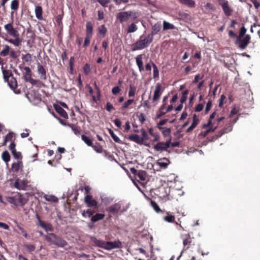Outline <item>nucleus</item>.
Instances as JSON below:
<instances>
[{
    "label": "nucleus",
    "instance_id": "obj_1",
    "mask_svg": "<svg viewBox=\"0 0 260 260\" xmlns=\"http://www.w3.org/2000/svg\"><path fill=\"white\" fill-rule=\"evenodd\" d=\"M4 28L9 36L14 38V39L5 38V40L15 46H19L22 42V40L20 38L17 28L14 27L13 21L5 24Z\"/></svg>",
    "mask_w": 260,
    "mask_h": 260
},
{
    "label": "nucleus",
    "instance_id": "obj_2",
    "mask_svg": "<svg viewBox=\"0 0 260 260\" xmlns=\"http://www.w3.org/2000/svg\"><path fill=\"white\" fill-rule=\"evenodd\" d=\"M44 239L50 245H54L58 247H64L68 245L64 240L52 233L45 235Z\"/></svg>",
    "mask_w": 260,
    "mask_h": 260
},
{
    "label": "nucleus",
    "instance_id": "obj_3",
    "mask_svg": "<svg viewBox=\"0 0 260 260\" xmlns=\"http://www.w3.org/2000/svg\"><path fill=\"white\" fill-rule=\"evenodd\" d=\"M127 209V206H124L123 203L122 201H119L111 205L106 210L113 215L118 216L124 213Z\"/></svg>",
    "mask_w": 260,
    "mask_h": 260
},
{
    "label": "nucleus",
    "instance_id": "obj_4",
    "mask_svg": "<svg viewBox=\"0 0 260 260\" xmlns=\"http://www.w3.org/2000/svg\"><path fill=\"white\" fill-rule=\"evenodd\" d=\"M142 36L140 39L132 45V50L135 51L138 50H142L147 47L153 41V37L148 34L143 39H142Z\"/></svg>",
    "mask_w": 260,
    "mask_h": 260
},
{
    "label": "nucleus",
    "instance_id": "obj_5",
    "mask_svg": "<svg viewBox=\"0 0 260 260\" xmlns=\"http://www.w3.org/2000/svg\"><path fill=\"white\" fill-rule=\"evenodd\" d=\"M6 201L15 206H23L26 203V200L22 194L17 193L12 196L6 197Z\"/></svg>",
    "mask_w": 260,
    "mask_h": 260
},
{
    "label": "nucleus",
    "instance_id": "obj_6",
    "mask_svg": "<svg viewBox=\"0 0 260 260\" xmlns=\"http://www.w3.org/2000/svg\"><path fill=\"white\" fill-rule=\"evenodd\" d=\"M116 18L120 23H123L129 20H134L136 19L137 16L135 12L132 11H128L117 13Z\"/></svg>",
    "mask_w": 260,
    "mask_h": 260
},
{
    "label": "nucleus",
    "instance_id": "obj_7",
    "mask_svg": "<svg viewBox=\"0 0 260 260\" xmlns=\"http://www.w3.org/2000/svg\"><path fill=\"white\" fill-rule=\"evenodd\" d=\"M218 3L222 9L224 15L229 17L231 16L233 13L232 8L230 6L229 3L227 0H217Z\"/></svg>",
    "mask_w": 260,
    "mask_h": 260
},
{
    "label": "nucleus",
    "instance_id": "obj_8",
    "mask_svg": "<svg viewBox=\"0 0 260 260\" xmlns=\"http://www.w3.org/2000/svg\"><path fill=\"white\" fill-rule=\"evenodd\" d=\"M171 139L166 142H158L154 146V149L157 151H166L170 146Z\"/></svg>",
    "mask_w": 260,
    "mask_h": 260
},
{
    "label": "nucleus",
    "instance_id": "obj_9",
    "mask_svg": "<svg viewBox=\"0 0 260 260\" xmlns=\"http://www.w3.org/2000/svg\"><path fill=\"white\" fill-rule=\"evenodd\" d=\"M182 239L183 250H186L188 249L191 245L194 244L193 242V238L191 237L188 234L182 235Z\"/></svg>",
    "mask_w": 260,
    "mask_h": 260
},
{
    "label": "nucleus",
    "instance_id": "obj_10",
    "mask_svg": "<svg viewBox=\"0 0 260 260\" xmlns=\"http://www.w3.org/2000/svg\"><path fill=\"white\" fill-rule=\"evenodd\" d=\"M36 218L38 219L37 224L43 228L46 231L52 232L53 231V228L52 225L49 223H46L42 221L38 214H36Z\"/></svg>",
    "mask_w": 260,
    "mask_h": 260
},
{
    "label": "nucleus",
    "instance_id": "obj_11",
    "mask_svg": "<svg viewBox=\"0 0 260 260\" xmlns=\"http://www.w3.org/2000/svg\"><path fill=\"white\" fill-rule=\"evenodd\" d=\"M84 202L88 207L98 208V202L93 199L91 196L87 194L84 198Z\"/></svg>",
    "mask_w": 260,
    "mask_h": 260
},
{
    "label": "nucleus",
    "instance_id": "obj_12",
    "mask_svg": "<svg viewBox=\"0 0 260 260\" xmlns=\"http://www.w3.org/2000/svg\"><path fill=\"white\" fill-rule=\"evenodd\" d=\"M37 72L41 80H47V71L40 62L37 63Z\"/></svg>",
    "mask_w": 260,
    "mask_h": 260
},
{
    "label": "nucleus",
    "instance_id": "obj_13",
    "mask_svg": "<svg viewBox=\"0 0 260 260\" xmlns=\"http://www.w3.org/2000/svg\"><path fill=\"white\" fill-rule=\"evenodd\" d=\"M106 247L107 250H110L113 249L120 248L122 247V243L119 240L114 241L106 242Z\"/></svg>",
    "mask_w": 260,
    "mask_h": 260
},
{
    "label": "nucleus",
    "instance_id": "obj_14",
    "mask_svg": "<svg viewBox=\"0 0 260 260\" xmlns=\"http://www.w3.org/2000/svg\"><path fill=\"white\" fill-rule=\"evenodd\" d=\"M250 40V36L249 35H246L242 39L240 38V40H236V43L239 42V47L241 49H245L247 45L249 44Z\"/></svg>",
    "mask_w": 260,
    "mask_h": 260
},
{
    "label": "nucleus",
    "instance_id": "obj_15",
    "mask_svg": "<svg viewBox=\"0 0 260 260\" xmlns=\"http://www.w3.org/2000/svg\"><path fill=\"white\" fill-rule=\"evenodd\" d=\"M8 82V85L16 93H20L21 91L20 89H17V82L16 79L13 76L8 79V81H6Z\"/></svg>",
    "mask_w": 260,
    "mask_h": 260
},
{
    "label": "nucleus",
    "instance_id": "obj_16",
    "mask_svg": "<svg viewBox=\"0 0 260 260\" xmlns=\"http://www.w3.org/2000/svg\"><path fill=\"white\" fill-rule=\"evenodd\" d=\"M28 182L27 180L17 179L14 183L15 188L19 190H24L27 186Z\"/></svg>",
    "mask_w": 260,
    "mask_h": 260
},
{
    "label": "nucleus",
    "instance_id": "obj_17",
    "mask_svg": "<svg viewBox=\"0 0 260 260\" xmlns=\"http://www.w3.org/2000/svg\"><path fill=\"white\" fill-rule=\"evenodd\" d=\"M161 86L160 83H157L155 86V89L154 92V94L153 96V101L155 102L158 101L161 95Z\"/></svg>",
    "mask_w": 260,
    "mask_h": 260
},
{
    "label": "nucleus",
    "instance_id": "obj_18",
    "mask_svg": "<svg viewBox=\"0 0 260 260\" xmlns=\"http://www.w3.org/2000/svg\"><path fill=\"white\" fill-rule=\"evenodd\" d=\"M54 109L56 112L62 117L68 119V115L66 111L60 106L57 104H54Z\"/></svg>",
    "mask_w": 260,
    "mask_h": 260
},
{
    "label": "nucleus",
    "instance_id": "obj_19",
    "mask_svg": "<svg viewBox=\"0 0 260 260\" xmlns=\"http://www.w3.org/2000/svg\"><path fill=\"white\" fill-rule=\"evenodd\" d=\"M23 168V165L22 160H18L16 162H14L12 165V169L13 172L15 173L22 171Z\"/></svg>",
    "mask_w": 260,
    "mask_h": 260
},
{
    "label": "nucleus",
    "instance_id": "obj_20",
    "mask_svg": "<svg viewBox=\"0 0 260 260\" xmlns=\"http://www.w3.org/2000/svg\"><path fill=\"white\" fill-rule=\"evenodd\" d=\"M143 54H140L137 55L136 57V62L140 72L144 71V67L143 62Z\"/></svg>",
    "mask_w": 260,
    "mask_h": 260
},
{
    "label": "nucleus",
    "instance_id": "obj_21",
    "mask_svg": "<svg viewBox=\"0 0 260 260\" xmlns=\"http://www.w3.org/2000/svg\"><path fill=\"white\" fill-rule=\"evenodd\" d=\"M192 119L193 121L191 125L186 130L187 133L192 132L199 123V119L196 114L193 115Z\"/></svg>",
    "mask_w": 260,
    "mask_h": 260
},
{
    "label": "nucleus",
    "instance_id": "obj_22",
    "mask_svg": "<svg viewBox=\"0 0 260 260\" xmlns=\"http://www.w3.org/2000/svg\"><path fill=\"white\" fill-rule=\"evenodd\" d=\"M91 240L96 245H97L99 247L107 250L106 242L101 240H99L95 237L92 238Z\"/></svg>",
    "mask_w": 260,
    "mask_h": 260
},
{
    "label": "nucleus",
    "instance_id": "obj_23",
    "mask_svg": "<svg viewBox=\"0 0 260 260\" xmlns=\"http://www.w3.org/2000/svg\"><path fill=\"white\" fill-rule=\"evenodd\" d=\"M93 25L91 21H88L86 23V35L92 36L93 35Z\"/></svg>",
    "mask_w": 260,
    "mask_h": 260
},
{
    "label": "nucleus",
    "instance_id": "obj_24",
    "mask_svg": "<svg viewBox=\"0 0 260 260\" xmlns=\"http://www.w3.org/2000/svg\"><path fill=\"white\" fill-rule=\"evenodd\" d=\"M180 4L186 6L189 8H194L196 6L195 2L193 0H178Z\"/></svg>",
    "mask_w": 260,
    "mask_h": 260
},
{
    "label": "nucleus",
    "instance_id": "obj_25",
    "mask_svg": "<svg viewBox=\"0 0 260 260\" xmlns=\"http://www.w3.org/2000/svg\"><path fill=\"white\" fill-rule=\"evenodd\" d=\"M128 139L129 140L131 141L135 142L139 144H142V140L141 138H140V137L137 134H132L128 137Z\"/></svg>",
    "mask_w": 260,
    "mask_h": 260
},
{
    "label": "nucleus",
    "instance_id": "obj_26",
    "mask_svg": "<svg viewBox=\"0 0 260 260\" xmlns=\"http://www.w3.org/2000/svg\"><path fill=\"white\" fill-rule=\"evenodd\" d=\"M158 165L161 168L166 169L170 164V160L166 158L159 159L158 160Z\"/></svg>",
    "mask_w": 260,
    "mask_h": 260
},
{
    "label": "nucleus",
    "instance_id": "obj_27",
    "mask_svg": "<svg viewBox=\"0 0 260 260\" xmlns=\"http://www.w3.org/2000/svg\"><path fill=\"white\" fill-rule=\"evenodd\" d=\"M161 27V26L160 23H155L152 26L151 32L149 35L153 37L155 35L157 34L160 30Z\"/></svg>",
    "mask_w": 260,
    "mask_h": 260
},
{
    "label": "nucleus",
    "instance_id": "obj_28",
    "mask_svg": "<svg viewBox=\"0 0 260 260\" xmlns=\"http://www.w3.org/2000/svg\"><path fill=\"white\" fill-rule=\"evenodd\" d=\"M166 214V215L163 217L164 220L169 223L174 222L175 219V216L173 215L172 214H171L170 212H167Z\"/></svg>",
    "mask_w": 260,
    "mask_h": 260
},
{
    "label": "nucleus",
    "instance_id": "obj_29",
    "mask_svg": "<svg viewBox=\"0 0 260 260\" xmlns=\"http://www.w3.org/2000/svg\"><path fill=\"white\" fill-rule=\"evenodd\" d=\"M105 214L103 213H96L95 215H93L91 218V221L94 223L98 221L103 220L104 218Z\"/></svg>",
    "mask_w": 260,
    "mask_h": 260
},
{
    "label": "nucleus",
    "instance_id": "obj_30",
    "mask_svg": "<svg viewBox=\"0 0 260 260\" xmlns=\"http://www.w3.org/2000/svg\"><path fill=\"white\" fill-rule=\"evenodd\" d=\"M95 211L94 210H91L88 209L87 210H84L82 211V215L84 217H90L95 213Z\"/></svg>",
    "mask_w": 260,
    "mask_h": 260
},
{
    "label": "nucleus",
    "instance_id": "obj_31",
    "mask_svg": "<svg viewBox=\"0 0 260 260\" xmlns=\"http://www.w3.org/2000/svg\"><path fill=\"white\" fill-rule=\"evenodd\" d=\"M68 126L71 128L72 130L76 135H79L81 133V129L79 126L74 124H68Z\"/></svg>",
    "mask_w": 260,
    "mask_h": 260
},
{
    "label": "nucleus",
    "instance_id": "obj_32",
    "mask_svg": "<svg viewBox=\"0 0 260 260\" xmlns=\"http://www.w3.org/2000/svg\"><path fill=\"white\" fill-rule=\"evenodd\" d=\"M43 10L41 6H38L35 8V14L36 17L39 19H42Z\"/></svg>",
    "mask_w": 260,
    "mask_h": 260
},
{
    "label": "nucleus",
    "instance_id": "obj_33",
    "mask_svg": "<svg viewBox=\"0 0 260 260\" xmlns=\"http://www.w3.org/2000/svg\"><path fill=\"white\" fill-rule=\"evenodd\" d=\"M149 134L153 137V139L152 140L153 142H156L159 140V136L157 133L154 132V129L152 128H150L148 129Z\"/></svg>",
    "mask_w": 260,
    "mask_h": 260
},
{
    "label": "nucleus",
    "instance_id": "obj_34",
    "mask_svg": "<svg viewBox=\"0 0 260 260\" xmlns=\"http://www.w3.org/2000/svg\"><path fill=\"white\" fill-rule=\"evenodd\" d=\"M107 32V29L104 24L101 25L98 28L99 34L103 38L105 37Z\"/></svg>",
    "mask_w": 260,
    "mask_h": 260
},
{
    "label": "nucleus",
    "instance_id": "obj_35",
    "mask_svg": "<svg viewBox=\"0 0 260 260\" xmlns=\"http://www.w3.org/2000/svg\"><path fill=\"white\" fill-rule=\"evenodd\" d=\"M153 67V78L156 79L159 78V70L156 65L152 61H150Z\"/></svg>",
    "mask_w": 260,
    "mask_h": 260
},
{
    "label": "nucleus",
    "instance_id": "obj_36",
    "mask_svg": "<svg viewBox=\"0 0 260 260\" xmlns=\"http://www.w3.org/2000/svg\"><path fill=\"white\" fill-rule=\"evenodd\" d=\"M44 198L47 201L54 202V203H56L58 201V198L54 195L45 194L44 196Z\"/></svg>",
    "mask_w": 260,
    "mask_h": 260
},
{
    "label": "nucleus",
    "instance_id": "obj_37",
    "mask_svg": "<svg viewBox=\"0 0 260 260\" xmlns=\"http://www.w3.org/2000/svg\"><path fill=\"white\" fill-rule=\"evenodd\" d=\"M231 131V128L230 127V128L226 131L225 129H221L219 132H218V134L215 135L212 137V141L217 139L218 138L221 137L223 134L225 133H229Z\"/></svg>",
    "mask_w": 260,
    "mask_h": 260
},
{
    "label": "nucleus",
    "instance_id": "obj_38",
    "mask_svg": "<svg viewBox=\"0 0 260 260\" xmlns=\"http://www.w3.org/2000/svg\"><path fill=\"white\" fill-rule=\"evenodd\" d=\"M137 178L141 181H145L146 178V172L143 170L138 171L137 174Z\"/></svg>",
    "mask_w": 260,
    "mask_h": 260
},
{
    "label": "nucleus",
    "instance_id": "obj_39",
    "mask_svg": "<svg viewBox=\"0 0 260 260\" xmlns=\"http://www.w3.org/2000/svg\"><path fill=\"white\" fill-rule=\"evenodd\" d=\"M29 83L32 85H36L38 87L44 86V84L40 80L34 79H29Z\"/></svg>",
    "mask_w": 260,
    "mask_h": 260
},
{
    "label": "nucleus",
    "instance_id": "obj_40",
    "mask_svg": "<svg viewBox=\"0 0 260 260\" xmlns=\"http://www.w3.org/2000/svg\"><path fill=\"white\" fill-rule=\"evenodd\" d=\"M22 59L28 64H30L32 61V55L29 53H27L22 56Z\"/></svg>",
    "mask_w": 260,
    "mask_h": 260
},
{
    "label": "nucleus",
    "instance_id": "obj_41",
    "mask_svg": "<svg viewBox=\"0 0 260 260\" xmlns=\"http://www.w3.org/2000/svg\"><path fill=\"white\" fill-rule=\"evenodd\" d=\"M3 74L4 78L6 81H8V79L13 76L12 73L10 70H3Z\"/></svg>",
    "mask_w": 260,
    "mask_h": 260
},
{
    "label": "nucleus",
    "instance_id": "obj_42",
    "mask_svg": "<svg viewBox=\"0 0 260 260\" xmlns=\"http://www.w3.org/2000/svg\"><path fill=\"white\" fill-rule=\"evenodd\" d=\"M216 116V112H213L210 116L209 119L207 123H205L203 125V128H205L208 126H210L212 124V119L215 118Z\"/></svg>",
    "mask_w": 260,
    "mask_h": 260
},
{
    "label": "nucleus",
    "instance_id": "obj_43",
    "mask_svg": "<svg viewBox=\"0 0 260 260\" xmlns=\"http://www.w3.org/2000/svg\"><path fill=\"white\" fill-rule=\"evenodd\" d=\"M2 158L6 163L10 160V155L8 151L6 150L2 153Z\"/></svg>",
    "mask_w": 260,
    "mask_h": 260
},
{
    "label": "nucleus",
    "instance_id": "obj_44",
    "mask_svg": "<svg viewBox=\"0 0 260 260\" xmlns=\"http://www.w3.org/2000/svg\"><path fill=\"white\" fill-rule=\"evenodd\" d=\"M10 47L8 45H4L3 46V49L1 51V54L3 56H7L9 54Z\"/></svg>",
    "mask_w": 260,
    "mask_h": 260
},
{
    "label": "nucleus",
    "instance_id": "obj_45",
    "mask_svg": "<svg viewBox=\"0 0 260 260\" xmlns=\"http://www.w3.org/2000/svg\"><path fill=\"white\" fill-rule=\"evenodd\" d=\"M140 132L142 134V137H140V138L142 139V144H143L144 141L149 140V137L146 131L144 128L141 129Z\"/></svg>",
    "mask_w": 260,
    "mask_h": 260
},
{
    "label": "nucleus",
    "instance_id": "obj_46",
    "mask_svg": "<svg viewBox=\"0 0 260 260\" xmlns=\"http://www.w3.org/2000/svg\"><path fill=\"white\" fill-rule=\"evenodd\" d=\"M82 140L87 144L88 146H91L92 145V140L89 137L85 135H82L81 136Z\"/></svg>",
    "mask_w": 260,
    "mask_h": 260
},
{
    "label": "nucleus",
    "instance_id": "obj_47",
    "mask_svg": "<svg viewBox=\"0 0 260 260\" xmlns=\"http://www.w3.org/2000/svg\"><path fill=\"white\" fill-rule=\"evenodd\" d=\"M19 3L18 0H13L11 3V9L12 10L16 11L18 9Z\"/></svg>",
    "mask_w": 260,
    "mask_h": 260
},
{
    "label": "nucleus",
    "instance_id": "obj_48",
    "mask_svg": "<svg viewBox=\"0 0 260 260\" xmlns=\"http://www.w3.org/2000/svg\"><path fill=\"white\" fill-rule=\"evenodd\" d=\"M175 26L173 24H171L166 21L163 22V29L164 30H168V29H174Z\"/></svg>",
    "mask_w": 260,
    "mask_h": 260
},
{
    "label": "nucleus",
    "instance_id": "obj_49",
    "mask_svg": "<svg viewBox=\"0 0 260 260\" xmlns=\"http://www.w3.org/2000/svg\"><path fill=\"white\" fill-rule=\"evenodd\" d=\"M137 29V25L134 23H133L128 26L127 31L128 33H132L136 31Z\"/></svg>",
    "mask_w": 260,
    "mask_h": 260
},
{
    "label": "nucleus",
    "instance_id": "obj_50",
    "mask_svg": "<svg viewBox=\"0 0 260 260\" xmlns=\"http://www.w3.org/2000/svg\"><path fill=\"white\" fill-rule=\"evenodd\" d=\"M188 94V89H186L183 91V92L182 94L181 99L180 100V102L181 103L183 104L184 103H185L186 102Z\"/></svg>",
    "mask_w": 260,
    "mask_h": 260
},
{
    "label": "nucleus",
    "instance_id": "obj_51",
    "mask_svg": "<svg viewBox=\"0 0 260 260\" xmlns=\"http://www.w3.org/2000/svg\"><path fill=\"white\" fill-rule=\"evenodd\" d=\"M246 32V29L245 28L244 26H242V27H241L239 36L237 37V40H240V38H242L244 36H245Z\"/></svg>",
    "mask_w": 260,
    "mask_h": 260
},
{
    "label": "nucleus",
    "instance_id": "obj_52",
    "mask_svg": "<svg viewBox=\"0 0 260 260\" xmlns=\"http://www.w3.org/2000/svg\"><path fill=\"white\" fill-rule=\"evenodd\" d=\"M12 154L15 159H18V160H22V156L20 152L15 151L12 152Z\"/></svg>",
    "mask_w": 260,
    "mask_h": 260
},
{
    "label": "nucleus",
    "instance_id": "obj_53",
    "mask_svg": "<svg viewBox=\"0 0 260 260\" xmlns=\"http://www.w3.org/2000/svg\"><path fill=\"white\" fill-rule=\"evenodd\" d=\"M134 102L133 99H129L125 101L121 107L122 109H126Z\"/></svg>",
    "mask_w": 260,
    "mask_h": 260
},
{
    "label": "nucleus",
    "instance_id": "obj_54",
    "mask_svg": "<svg viewBox=\"0 0 260 260\" xmlns=\"http://www.w3.org/2000/svg\"><path fill=\"white\" fill-rule=\"evenodd\" d=\"M109 134L111 135V137L113 138V139L114 140V141L115 142H116V143L120 142V140L119 139V138L114 134V133L113 132V131L112 129H109Z\"/></svg>",
    "mask_w": 260,
    "mask_h": 260
},
{
    "label": "nucleus",
    "instance_id": "obj_55",
    "mask_svg": "<svg viewBox=\"0 0 260 260\" xmlns=\"http://www.w3.org/2000/svg\"><path fill=\"white\" fill-rule=\"evenodd\" d=\"M93 149L98 153H102L103 151L102 147L98 143H96L95 145L91 146Z\"/></svg>",
    "mask_w": 260,
    "mask_h": 260
},
{
    "label": "nucleus",
    "instance_id": "obj_56",
    "mask_svg": "<svg viewBox=\"0 0 260 260\" xmlns=\"http://www.w3.org/2000/svg\"><path fill=\"white\" fill-rule=\"evenodd\" d=\"M161 130H162V134L164 137H167L170 135V128L164 127V128L161 129Z\"/></svg>",
    "mask_w": 260,
    "mask_h": 260
},
{
    "label": "nucleus",
    "instance_id": "obj_57",
    "mask_svg": "<svg viewBox=\"0 0 260 260\" xmlns=\"http://www.w3.org/2000/svg\"><path fill=\"white\" fill-rule=\"evenodd\" d=\"M136 87L134 86L130 85L129 89L128 91V96L129 98L133 97L135 95L136 93Z\"/></svg>",
    "mask_w": 260,
    "mask_h": 260
},
{
    "label": "nucleus",
    "instance_id": "obj_58",
    "mask_svg": "<svg viewBox=\"0 0 260 260\" xmlns=\"http://www.w3.org/2000/svg\"><path fill=\"white\" fill-rule=\"evenodd\" d=\"M151 205L156 212L159 213L160 212H161V210H160L159 206L155 202L151 201Z\"/></svg>",
    "mask_w": 260,
    "mask_h": 260
},
{
    "label": "nucleus",
    "instance_id": "obj_59",
    "mask_svg": "<svg viewBox=\"0 0 260 260\" xmlns=\"http://www.w3.org/2000/svg\"><path fill=\"white\" fill-rule=\"evenodd\" d=\"M91 37H92L91 36L86 35L85 39H84V43L83 45V47L85 48L89 45L90 42V39Z\"/></svg>",
    "mask_w": 260,
    "mask_h": 260
},
{
    "label": "nucleus",
    "instance_id": "obj_60",
    "mask_svg": "<svg viewBox=\"0 0 260 260\" xmlns=\"http://www.w3.org/2000/svg\"><path fill=\"white\" fill-rule=\"evenodd\" d=\"M97 1L104 8L108 7V4L110 3V0H97Z\"/></svg>",
    "mask_w": 260,
    "mask_h": 260
},
{
    "label": "nucleus",
    "instance_id": "obj_61",
    "mask_svg": "<svg viewBox=\"0 0 260 260\" xmlns=\"http://www.w3.org/2000/svg\"><path fill=\"white\" fill-rule=\"evenodd\" d=\"M212 101L210 99H209L208 100V102L207 103V104L206 106L205 110V114H207L209 112V111L210 110V109L212 107Z\"/></svg>",
    "mask_w": 260,
    "mask_h": 260
},
{
    "label": "nucleus",
    "instance_id": "obj_62",
    "mask_svg": "<svg viewBox=\"0 0 260 260\" xmlns=\"http://www.w3.org/2000/svg\"><path fill=\"white\" fill-rule=\"evenodd\" d=\"M168 121V119H164L161 120H160L157 124V127L159 129H161L164 128V127H162V125H164L165 124L167 121Z\"/></svg>",
    "mask_w": 260,
    "mask_h": 260
},
{
    "label": "nucleus",
    "instance_id": "obj_63",
    "mask_svg": "<svg viewBox=\"0 0 260 260\" xmlns=\"http://www.w3.org/2000/svg\"><path fill=\"white\" fill-rule=\"evenodd\" d=\"M24 247L29 252H32L36 249V246L33 244H25Z\"/></svg>",
    "mask_w": 260,
    "mask_h": 260
},
{
    "label": "nucleus",
    "instance_id": "obj_64",
    "mask_svg": "<svg viewBox=\"0 0 260 260\" xmlns=\"http://www.w3.org/2000/svg\"><path fill=\"white\" fill-rule=\"evenodd\" d=\"M83 72L85 75H88L91 71L90 65L88 63H86L84 66Z\"/></svg>",
    "mask_w": 260,
    "mask_h": 260
}]
</instances>
